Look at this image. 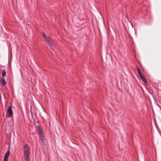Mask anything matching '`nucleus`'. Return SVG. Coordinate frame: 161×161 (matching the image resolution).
Here are the masks:
<instances>
[{
    "instance_id": "obj_1",
    "label": "nucleus",
    "mask_w": 161,
    "mask_h": 161,
    "mask_svg": "<svg viewBox=\"0 0 161 161\" xmlns=\"http://www.w3.org/2000/svg\"><path fill=\"white\" fill-rule=\"evenodd\" d=\"M23 149L24 151V158L26 161L29 160V155L30 154V148L26 144L23 146Z\"/></svg>"
},
{
    "instance_id": "obj_2",
    "label": "nucleus",
    "mask_w": 161,
    "mask_h": 161,
    "mask_svg": "<svg viewBox=\"0 0 161 161\" xmlns=\"http://www.w3.org/2000/svg\"><path fill=\"white\" fill-rule=\"evenodd\" d=\"M37 130L39 136L40 140L43 143H44L45 140V138L43 132L42 130L39 126H38Z\"/></svg>"
},
{
    "instance_id": "obj_3",
    "label": "nucleus",
    "mask_w": 161,
    "mask_h": 161,
    "mask_svg": "<svg viewBox=\"0 0 161 161\" xmlns=\"http://www.w3.org/2000/svg\"><path fill=\"white\" fill-rule=\"evenodd\" d=\"M42 35L43 38H44L45 41L47 42V43L50 47V48L53 49L54 48V45L52 43V42L50 40V38L49 37H47L45 34L43 33H42Z\"/></svg>"
},
{
    "instance_id": "obj_4",
    "label": "nucleus",
    "mask_w": 161,
    "mask_h": 161,
    "mask_svg": "<svg viewBox=\"0 0 161 161\" xmlns=\"http://www.w3.org/2000/svg\"><path fill=\"white\" fill-rule=\"evenodd\" d=\"M7 114L8 117H11L13 115V113L11 106H9L8 107Z\"/></svg>"
},
{
    "instance_id": "obj_5",
    "label": "nucleus",
    "mask_w": 161,
    "mask_h": 161,
    "mask_svg": "<svg viewBox=\"0 0 161 161\" xmlns=\"http://www.w3.org/2000/svg\"><path fill=\"white\" fill-rule=\"evenodd\" d=\"M10 153L9 151H8L5 154L4 161H8V158L10 155Z\"/></svg>"
},
{
    "instance_id": "obj_6",
    "label": "nucleus",
    "mask_w": 161,
    "mask_h": 161,
    "mask_svg": "<svg viewBox=\"0 0 161 161\" xmlns=\"http://www.w3.org/2000/svg\"><path fill=\"white\" fill-rule=\"evenodd\" d=\"M140 78L142 80V81L144 82L145 84V85H147V82L146 80V79L144 77V76H143L142 75H140Z\"/></svg>"
},
{
    "instance_id": "obj_7",
    "label": "nucleus",
    "mask_w": 161,
    "mask_h": 161,
    "mask_svg": "<svg viewBox=\"0 0 161 161\" xmlns=\"http://www.w3.org/2000/svg\"><path fill=\"white\" fill-rule=\"evenodd\" d=\"M0 82L2 85L5 86L6 84V82L4 79V78L2 77L0 79Z\"/></svg>"
},
{
    "instance_id": "obj_8",
    "label": "nucleus",
    "mask_w": 161,
    "mask_h": 161,
    "mask_svg": "<svg viewBox=\"0 0 161 161\" xmlns=\"http://www.w3.org/2000/svg\"><path fill=\"white\" fill-rule=\"evenodd\" d=\"M6 72L4 70H3L2 71V77L4 78L6 75Z\"/></svg>"
},
{
    "instance_id": "obj_9",
    "label": "nucleus",
    "mask_w": 161,
    "mask_h": 161,
    "mask_svg": "<svg viewBox=\"0 0 161 161\" xmlns=\"http://www.w3.org/2000/svg\"><path fill=\"white\" fill-rule=\"evenodd\" d=\"M139 75V76H140V75H142L141 71H140L139 69H137Z\"/></svg>"
}]
</instances>
